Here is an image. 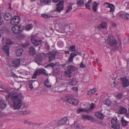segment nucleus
I'll return each mask as SVG.
<instances>
[{
  "label": "nucleus",
  "mask_w": 129,
  "mask_h": 129,
  "mask_svg": "<svg viewBox=\"0 0 129 129\" xmlns=\"http://www.w3.org/2000/svg\"><path fill=\"white\" fill-rule=\"evenodd\" d=\"M96 88H93L91 90H90L88 92V95L90 94V93L91 94H93L96 92Z\"/></svg>",
  "instance_id": "nucleus-39"
},
{
  "label": "nucleus",
  "mask_w": 129,
  "mask_h": 129,
  "mask_svg": "<svg viewBox=\"0 0 129 129\" xmlns=\"http://www.w3.org/2000/svg\"><path fill=\"white\" fill-rule=\"evenodd\" d=\"M95 107V105L93 103H92L91 104V106L90 108L92 109H94Z\"/></svg>",
  "instance_id": "nucleus-54"
},
{
  "label": "nucleus",
  "mask_w": 129,
  "mask_h": 129,
  "mask_svg": "<svg viewBox=\"0 0 129 129\" xmlns=\"http://www.w3.org/2000/svg\"><path fill=\"white\" fill-rule=\"evenodd\" d=\"M3 47V49H4V51L7 54L8 56L9 55V47L7 46H4Z\"/></svg>",
  "instance_id": "nucleus-28"
},
{
  "label": "nucleus",
  "mask_w": 129,
  "mask_h": 129,
  "mask_svg": "<svg viewBox=\"0 0 129 129\" xmlns=\"http://www.w3.org/2000/svg\"><path fill=\"white\" fill-rule=\"evenodd\" d=\"M61 0H53L52 2L55 3H56L60 1Z\"/></svg>",
  "instance_id": "nucleus-61"
},
{
  "label": "nucleus",
  "mask_w": 129,
  "mask_h": 129,
  "mask_svg": "<svg viewBox=\"0 0 129 129\" xmlns=\"http://www.w3.org/2000/svg\"><path fill=\"white\" fill-rule=\"evenodd\" d=\"M36 71L38 73V75L40 74H42L45 75L46 76H47L48 75V74L46 73V70L44 69H39Z\"/></svg>",
  "instance_id": "nucleus-16"
},
{
  "label": "nucleus",
  "mask_w": 129,
  "mask_h": 129,
  "mask_svg": "<svg viewBox=\"0 0 129 129\" xmlns=\"http://www.w3.org/2000/svg\"><path fill=\"white\" fill-rule=\"evenodd\" d=\"M30 113V112L28 111H24L23 113L22 114L23 115H26L27 114H29Z\"/></svg>",
  "instance_id": "nucleus-53"
},
{
  "label": "nucleus",
  "mask_w": 129,
  "mask_h": 129,
  "mask_svg": "<svg viewBox=\"0 0 129 129\" xmlns=\"http://www.w3.org/2000/svg\"><path fill=\"white\" fill-rule=\"evenodd\" d=\"M124 19L126 21L129 20V14L128 13L125 14L124 16Z\"/></svg>",
  "instance_id": "nucleus-48"
},
{
  "label": "nucleus",
  "mask_w": 129,
  "mask_h": 129,
  "mask_svg": "<svg viewBox=\"0 0 129 129\" xmlns=\"http://www.w3.org/2000/svg\"><path fill=\"white\" fill-rule=\"evenodd\" d=\"M65 74L66 76L71 78L72 76L71 72H70L69 70H67L65 72Z\"/></svg>",
  "instance_id": "nucleus-30"
},
{
  "label": "nucleus",
  "mask_w": 129,
  "mask_h": 129,
  "mask_svg": "<svg viewBox=\"0 0 129 129\" xmlns=\"http://www.w3.org/2000/svg\"><path fill=\"white\" fill-rule=\"evenodd\" d=\"M104 104L109 106L111 103V101L109 99H107L104 101Z\"/></svg>",
  "instance_id": "nucleus-27"
},
{
  "label": "nucleus",
  "mask_w": 129,
  "mask_h": 129,
  "mask_svg": "<svg viewBox=\"0 0 129 129\" xmlns=\"http://www.w3.org/2000/svg\"><path fill=\"white\" fill-rule=\"evenodd\" d=\"M81 118L82 119L84 120L86 119L88 120H91L93 119V118L92 117L89 116L88 115H81Z\"/></svg>",
  "instance_id": "nucleus-20"
},
{
  "label": "nucleus",
  "mask_w": 129,
  "mask_h": 129,
  "mask_svg": "<svg viewBox=\"0 0 129 129\" xmlns=\"http://www.w3.org/2000/svg\"><path fill=\"white\" fill-rule=\"evenodd\" d=\"M31 40L32 44H34V45L36 46H39L41 43L42 42V41L41 40H37L35 39H33L32 38H31Z\"/></svg>",
  "instance_id": "nucleus-13"
},
{
  "label": "nucleus",
  "mask_w": 129,
  "mask_h": 129,
  "mask_svg": "<svg viewBox=\"0 0 129 129\" xmlns=\"http://www.w3.org/2000/svg\"><path fill=\"white\" fill-rule=\"evenodd\" d=\"M84 0H78L77 1V5L78 7H80L84 3Z\"/></svg>",
  "instance_id": "nucleus-36"
},
{
  "label": "nucleus",
  "mask_w": 129,
  "mask_h": 129,
  "mask_svg": "<svg viewBox=\"0 0 129 129\" xmlns=\"http://www.w3.org/2000/svg\"><path fill=\"white\" fill-rule=\"evenodd\" d=\"M117 25L115 23H113L112 24V26L113 27H116V26Z\"/></svg>",
  "instance_id": "nucleus-64"
},
{
  "label": "nucleus",
  "mask_w": 129,
  "mask_h": 129,
  "mask_svg": "<svg viewBox=\"0 0 129 129\" xmlns=\"http://www.w3.org/2000/svg\"><path fill=\"white\" fill-rule=\"evenodd\" d=\"M68 120V118L67 117H65L64 118L60 120L58 122L57 125L59 126L65 124Z\"/></svg>",
  "instance_id": "nucleus-12"
},
{
  "label": "nucleus",
  "mask_w": 129,
  "mask_h": 129,
  "mask_svg": "<svg viewBox=\"0 0 129 129\" xmlns=\"http://www.w3.org/2000/svg\"><path fill=\"white\" fill-rule=\"evenodd\" d=\"M86 8L89 9H91L90 8V6L88 4H86Z\"/></svg>",
  "instance_id": "nucleus-60"
},
{
  "label": "nucleus",
  "mask_w": 129,
  "mask_h": 129,
  "mask_svg": "<svg viewBox=\"0 0 129 129\" xmlns=\"http://www.w3.org/2000/svg\"><path fill=\"white\" fill-rule=\"evenodd\" d=\"M23 52V50L22 48L18 49L16 51V55L17 56H21Z\"/></svg>",
  "instance_id": "nucleus-24"
},
{
  "label": "nucleus",
  "mask_w": 129,
  "mask_h": 129,
  "mask_svg": "<svg viewBox=\"0 0 129 129\" xmlns=\"http://www.w3.org/2000/svg\"><path fill=\"white\" fill-rule=\"evenodd\" d=\"M108 42L111 46H115L114 50H115L118 48V47L117 46H115L117 44V42L113 36H109L107 39Z\"/></svg>",
  "instance_id": "nucleus-2"
},
{
  "label": "nucleus",
  "mask_w": 129,
  "mask_h": 129,
  "mask_svg": "<svg viewBox=\"0 0 129 129\" xmlns=\"http://www.w3.org/2000/svg\"><path fill=\"white\" fill-rule=\"evenodd\" d=\"M54 27L55 29L57 31L61 33H63L64 32V30L63 29H62L63 28V27L62 23H61L59 22L58 23H56Z\"/></svg>",
  "instance_id": "nucleus-7"
},
{
  "label": "nucleus",
  "mask_w": 129,
  "mask_h": 129,
  "mask_svg": "<svg viewBox=\"0 0 129 129\" xmlns=\"http://www.w3.org/2000/svg\"><path fill=\"white\" fill-rule=\"evenodd\" d=\"M23 97V96L21 93L18 94L15 92L12 95L11 100L13 102V107L15 109H20L21 107Z\"/></svg>",
  "instance_id": "nucleus-1"
},
{
  "label": "nucleus",
  "mask_w": 129,
  "mask_h": 129,
  "mask_svg": "<svg viewBox=\"0 0 129 129\" xmlns=\"http://www.w3.org/2000/svg\"><path fill=\"white\" fill-rule=\"evenodd\" d=\"M2 19L1 13H0V25L2 24V22L1 21Z\"/></svg>",
  "instance_id": "nucleus-58"
},
{
  "label": "nucleus",
  "mask_w": 129,
  "mask_h": 129,
  "mask_svg": "<svg viewBox=\"0 0 129 129\" xmlns=\"http://www.w3.org/2000/svg\"><path fill=\"white\" fill-rule=\"evenodd\" d=\"M96 116L98 117L101 119H103L104 117L103 114L100 112H98L96 113Z\"/></svg>",
  "instance_id": "nucleus-37"
},
{
  "label": "nucleus",
  "mask_w": 129,
  "mask_h": 129,
  "mask_svg": "<svg viewBox=\"0 0 129 129\" xmlns=\"http://www.w3.org/2000/svg\"><path fill=\"white\" fill-rule=\"evenodd\" d=\"M72 6H69L67 7V10L66 11V13H67V12H69L70 11V10H71L72 9Z\"/></svg>",
  "instance_id": "nucleus-50"
},
{
  "label": "nucleus",
  "mask_w": 129,
  "mask_h": 129,
  "mask_svg": "<svg viewBox=\"0 0 129 129\" xmlns=\"http://www.w3.org/2000/svg\"><path fill=\"white\" fill-rule=\"evenodd\" d=\"M35 80H32L29 81V82L28 83L29 85L30 89L31 90H32L33 88V84L35 82Z\"/></svg>",
  "instance_id": "nucleus-31"
},
{
  "label": "nucleus",
  "mask_w": 129,
  "mask_h": 129,
  "mask_svg": "<svg viewBox=\"0 0 129 129\" xmlns=\"http://www.w3.org/2000/svg\"><path fill=\"white\" fill-rule=\"evenodd\" d=\"M23 123L24 124H29L30 125H32L33 126H35L38 124L37 123L31 122L28 120H25L23 122Z\"/></svg>",
  "instance_id": "nucleus-23"
},
{
  "label": "nucleus",
  "mask_w": 129,
  "mask_h": 129,
  "mask_svg": "<svg viewBox=\"0 0 129 129\" xmlns=\"http://www.w3.org/2000/svg\"><path fill=\"white\" fill-rule=\"evenodd\" d=\"M13 42L12 41H10L9 42L7 43V44L8 45H11L12 44Z\"/></svg>",
  "instance_id": "nucleus-63"
},
{
  "label": "nucleus",
  "mask_w": 129,
  "mask_h": 129,
  "mask_svg": "<svg viewBox=\"0 0 129 129\" xmlns=\"http://www.w3.org/2000/svg\"><path fill=\"white\" fill-rule=\"evenodd\" d=\"M72 126L74 129H81L80 125L78 123L77 121H75L72 125Z\"/></svg>",
  "instance_id": "nucleus-18"
},
{
  "label": "nucleus",
  "mask_w": 129,
  "mask_h": 129,
  "mask_svg": "<svg viewBox=\"0 0 129 129\" xmlns=\"http://www.w3.org/2000/svg\"><path fill=\"white\" fill-rule=\"evenodd\" d=\"M104 5L106 6V8H108V10L110 12H113L115 10V8L113 4L106 3L104 4Z\"/></svg>",
  "instance_id": "nucleus-11"
},
{
  "label": "nucleus",
  "mask_w": 129,
  "mask_h": 129,
  "mask_svg": "<svg viewBox=\"0 0 129 129\" xmlns=\"http://www.w3.org/2000/svg\"><path fill=\"white\" fill-rule=\"evenodd\" d=\"M122 86L126 87L129 85V81L128 79L125 77L122 78L121 79Z\"/></svg>",
  "instance_id": "nucleus-8"
},
{
  "label": "nucleus",
  "mask_w": 129,
  "mask_h": 129,
  "mask_svg": "<svg viewBox=\"0 0 129 129\" xmlns=\"http://www.w3.org/2000/svg\"><path fill=\"white\" fill-rule=\"evenodd\" d=\"M69 50L70 52L74 51L75 50V46L74 45H72L70 46Z\"/></svg>",
  "instance_id": "nucleus-43"
},
{
  "label": "nucleus",
  "mask_w": 129,
  "mask_h": 129,
  "mask_svg": "<svg viewBox=\"0 0 129 129\" xmlns=\"http://www.w3.org/2000/svg\"><path fill=\"white\" fill-rule=\"evenodd\" d=\"M44 56L49 57V61H53L55 59V56L56 55V53L54 52H49L47 53H44Z\"/></svg>",
  "instance_id": "nucleus-4"
},
{
  "label": "nucleus",
  "mask_w": 129,
  "mask_h": 129,
  "mask_svg": "<svg viewBox=\"0 0 129 129\" xmlns=\"http://www.w3.org/2000/svg\"><path fill=\"white\" fill-rule=\"evenodd\" d=\"M7 104L3 100H0V109H4Z\"/></svg>",
  "instance_id": "nucleus-22"
},
{
  "label": "nucleus",
  "mask_w": 129,
  "mask_h": 129,
  "mask_svg": "<svg viewBox=\"0 0 129 129\" xmlns=\"http://www.w3.org/2000/svg\"><path fill=\"white\" fill-rule=\"evenodd\" d=\"M4 19L7 21L10 20L12 18V15L11 13H5L3 16Z\"/></svg>",
  "instance_id": "nucleus-14"
},
{
  "label": "nucleus",
  "mask_w": 129,
  "mask_h": 129,
  "mask_svg": "<svg viewBox=\"0 0 129 129\" xmlns=\"http://www.w3.org/2000/svg\"><path fill=\"white\" fill-rule=\"evenodd\" d=\"M102 26V28H105L107 26V23L106 22H102L101 24Z\"/></svg>",
  "instance_id": "nucleus-46"
},
{
  "label": "nucleus",
  "mask_w": 129,
  "mask_h": 129,
  "mask_svg": "<svg viewBox=\"0 0 129 129\" xmlns=\"http://www.w3.org/2000/svg\"><path fill=\"white\" fill-rule=\"evenodd\" d=\"M64 1H62L56 4V11L60 12L63 9Z\"/></svg>",
  "instance_id": "nucleus-9"
},
{
  "label": "nucleus",
  "mask_w": 129,
  "mask_h": 129,
  "mask_svg": "<svg viewBox=\"0 0 129 129\" xmlns=\"http://www.w3.org/2000/svg\"><path fill=\"white\" fill-rule=\"evenodd\" d=\"M77 83V81L76 80V79L74 78H72L71 81L68 82L69 84L71 85H74Z\"/></svg>",
  "instance_id": "nucleus-25"
},
{
  "label": "nucleus",
  "mask_w": 129,
  "mask_h": 129,
  "mask_svg": "<svg viewBox=\"0 0 129 129\" xmlns=\"http://www.w3.org/2000/svg\"><path fill=\"white\" fill-rule=\"evenodd\" d=\"M29 45L30 44L28 42H26V43H25L22 44V46L23 48H25L29 46Z\"/></svg>",
  "instance_id": "nucleus-47"
},
{
  "label": "nucleus",
  "mask_w": 129,
  "mask_h": 129,
  "mask_svg": "<svg viewBox=\"0 0 129 129\" xmlns=\"http://www.w3.org/2000/svg\"><path fill=\"white\" fill-rule=\"evenodd\" d=\"M45 47L47 49H49L50 47L49 44L47 43H46L45 45Z\"/></svg>",
  "instance_id": "nucleus-55"
},
{
  "label": "nucleus",
  "mask_w": 129,
  "mask_h": 129,
  "mask_svg": "<svg viewBox=\"0 0 129 129\" xmlns=\"http://www.w3.org/2000/svg\"><path fill=\"white\" fill-rule=\"evenodd\" d=\"M26 37L25 35L23 34H20L16 36V38L19 40H23Z\"/></svg>",
  "instance_id": "nucleus-19"
},
{
  "label": "nucleus",
  "mask_w": 129,
  "mask_h": 129,
  "mask_svg": "<svg viewBox=\"0 0 129 129\" xmlns=\"http://www.w3.org/2000/svg\"><path fill=\"white\" fill-rule=\"evenodd\" d=\"M44 84V85L47 87H50L51 86V85L49 83L48 79L45 81Z\"/></svg>",
  "instance_id": "nucleus-32"
},
{
  "label": "nucleus",
  "mask_w": 129,
  "mask_h": 129,
  "mask_svg": "<svg viewBox=\"0 0 129 129\" xmlns=\"http://www.w3.org/2000/svg\"><path fill=\"white\" fill-rule=\"evenodd\" d=\"M6 99L8 101L9 100L10 98V95L9 94L7 96H6Z\"/></svg>",
  "instance_id": "nucleus-59"
},
{
  "label": "nucleus",
  "mask_w": 129,
  "mask_h": 129,
  "mask_svg": "<svg viewBox=\"0 0 129 129\" xmlns=\"http://www.w3.org/2000/svg\"><path fill=\"white\" fill-rule=\"evenodd\" d=\"M98 6V4L96 2H95L94 4L93 5V7L92 8L93 10L96 12V11L97 7Z\"/></svg>",
  "instance_id": "nucleus-44"
},
{
  "label": "nucleus",
  "mask_w": 129,
  "mask_h": 129,
  "mask_svg": "<svg viewBox=\"0 0 129 129\" xmlns=\"http://www.w3.org/2000/svg\"><path fill=\"white\" fill-rule=\"evenodd\" d=\"M117 122V119L116 118H112L111 120V122L113 125L116 124Z\"/></svg>",
  "instance_id": "nucleus-45"
},
{
  "label": "nucleus",
  "mask_w": 129,
  "mask_h": 129,
  "mask_svg": "<svg viewBox=\"0 0 129 129\" xmlns=\"http://www.w3.org/2000/svg\"><path fill=\"white\" fill-rule=\"evenodd\" d=\"M69 31V33H70V32H71V33H72V34L73 33H74V30H72V31H70L69 30H67L66 29H65V30L64 31Z\"/></svg>",
  "instance_id": "nucleus-62"
},
{
  "label": "nucleus",
  "mask_w": 129,
  "mask_h": 129,
  "mask_svg": "<svg viewBox=\"0 0 129 129\" xmlns=\"http://www.w3.org/2000/svg\"><path fill=\"white\" fill-rule=\"evenodd\" d=\"M116 98L119 99H120L122 97V94L121 93H119L116 95Z\"/></svg>",
  "instance_id": "nucleus-49"
},
{
  "label": "nucleus",
  "mask_w": 129,
  "mask_h": 129,
  "mask_svg": "<svg viewBox=\"0 0 129 129\" xmlns=\"http://www.w3.org/2000/svg\"><path fill=\"white\" fill-rule=\"evenodd\" d=\"M67 101L69 103L74 105H77L79 102V101L77 100L72 98H69L67 99Z\"/></svg>",
  "instance_id": "nucleus-10"
},
{
  "label": "nucleus",
  "mask_w": 129,
  "mask_h": 129,
  "mask_svg": "<svg viewBox=\"0 0 129 129\" xmlns=\"http://www.w3.org/2000/svg\"><path fill=\"white\" fill-rule=\"evenodd\" d=\"M67 69L68 70H69L70 72H71L74 71L76 69V67L73 66L71 65H69L67 67Z\"/></svg>",
  "instance_id": "nucleus-26"
},
{
  "label": "nucleus",
  "mask_w": 129,
  "mask_h": 129,
  "mask_svg": "<svg viewBox=\"0 0 129 129\" xmlns=\"http://www.w3.org/2000/svg\"><path fill=\"white\" fill-rule=\"evenodd\" d=\"M127 112V110L122 106L120 107L119 108L118 113L119 114H122Z\"/></svg>",
  "instance_id": "nucleus-17"
},
{
  "label": "nucleus",
  "mask_w": 129,
  "mask_h": 129,
  "mask_svg": "<svg viewBox=\"0 0 129 129\" xmlns=\"http://www.w3.org/2000/svg\"><path fill=\"white\" fill-rule=\"evenodd\" d=\"M77 55V54L74 52L71 53L70 54V57L69 58L68 62H67V64L68 63L72 62L73 61L74 57L76 56Z\"/></svg>",
  "instance_id": "nucleus-15"
},
{
  "label": "nucleus",
  "mask_w": 129,
  "mask_h": 129,
  "mask_svg": "<svg viewBox=\"0 0 129 129\" xmlns=\"http://www.w3.org/2000/svg\"><path fill=\"white\" fill-rule=\"evenodd\" d=\"M44 53H39L37 54L35 57V62L38 64L39 63L41 62L43 59Z\"/></svg>",
  "instance_id": "nucleus-5"
},
{
  "label": "nucleus",
  "mask_w": 129,
  "mask_h": 129,
  "mask_svg": "<svg viewBox=\"0 0 129 129\" xmlns=\"http://www.w3.org/2000/svg\"><path fill=\"white\" fill-rule=\"evenodd\" d=\"M33 27V25L32 24H28L25 27V29L27 30H29L32 29Z\"/></svg>",
  "instance_id": "nucleus-38"
},
{
  "label": "nucleus",
  "mask_w": 129,
  "mask_h": 129,
  "mask_svg": "<svg viewBox=\"0 0 129 129\" xmlns=\"http://www.w3.org/2000/svg\"><path fill=\"white\" fill-rule=\"evenodd\" d=\"M29 53L31 55H34L35 53V49L32 47H31L29 48Z\"/></svg>",
  "instance_id": "nucleus-29"
},
{
  "label": "nucleus",
  "mask_w": 129,
  "mask_h": 129,
  "mask_svg": "<svg viewBox=\"0 0 129 129\" xmlns=\"http://www.w3.org/2000/svg\"><path fill=\"white\" fill-rule=\"evenodd\" d=\"M20 59H17L13 61L12 63L13 66L14 67L18 66L20 64Z\"/></svg>",
  "instance_id": "nucleus-21"
},
{
  "label": "nucleus",
  "mask_w": 129,
  "mask_h": 129,
  "mask_svg": "<svg viewBox=\"0 0 129 129\" xmlns=\"http://www.w3.org/2000/svg\"><path fill=\"white\" fill-rule=\"evenodd\" d=\"M102 28V26L101 25V24H100V25H99L97 27V29L98 30H100Z\"/></svg>",
  "instance_id": "nucleus-56"
},
{
  "label": "nucleus",
  "mask_w": 129,
  "mask_h": 129,
  "mask_svg": "<svg viewBox=\"0 0 129 129\" xmlns=\"http://www.w3.org/2000/svg\"><path fill=\"white\" fill-rule=\"evenodd\" d=\"M37 75H38V74L37 72L36 71L34 74L33 76V78L34 79H36L37 77Z\"/></svg>",
  "instance_id": "nucleus-52"
},
{
  "label": "nucleus",
  "mask_w": 129,
  "mask_h": 129,
  "mask_svg": "<svg viewBox=\"0 0 129 129\" xmlns=\"http://www.w3.org/2000/svg\"><path fill=\"white\" fill-rule=\"evenodd\" d=\"M72 88V89L74 91H77L78 90V89L77 87H73Z\"/></svg>",
  "instance_id": "nucleus-57"
},
{
  "label": "nucleus",
  "mask_w": 129,
  "mask_h": 129,
  "mask_svg": "<svg viewBox=\"0 0 129 129\" xmlns=\"http://www.w3.org/2000/svg\"><path fill=\"white\" fill-rule=\"evenodd\" d=\"M120 125L119 124H114L112 126V128L114 129H119L120 128Z\"/></svg>",
  "instance_id": "nucleus-41"
},
{
  "label": "nucleus",
  "mask_w": 129,
  "mask_h": 129,
  "mask_svg": "<svg viewBox=\"0 0 129 129\" xmlns=\"http://www.w3.org/2000/svg\"><path fill=\"white\" fill-rule=\"evenodd\" d=\"M121 121L122 123V124L123 126H125L127 123V122L124 119L123 117L121 118Z\"/></svg>",
  "instance_id": "nucleus-35"
},
{
  "label": "nucleus",
  "mask_w": 129,
  "mask_h": 129,
  "mask_svg": "<svg viewBox=\"0 0 129 129\" xmlns=\"http://www.w3.org/2000/svg\"><path fill=\"white\" fill-rule=\"evenodd\" d=\"M40 2L41 3H44L46 5L50 2L51 0H40Z\"/></svg>",
  "instance_id": "nucleus-40"
},
{
  "label": "nucleus",
  "mask_w": 129,
  "mask_h": 129,
  "mask_svg": "<svg viewBox=\"0 0 129 129\" xmlns=\"http://www.w3.org/2000/svg\"><path fill=\"white\" fill-rule=\"evenodd\" d=\"M56 64H54L53 63H51L48 64L46 66V68H47L48 67H51L53 68L54 67H55Z\"/></svg>",
  "instance_id": "nucleus-42"
},
{
  "label": "nucleus",
  "mask_w": 129,
  "mask_h": 129,
  "mask_svg": "<svg viewBox=\"0 0 129 129\" xmlns=\"http://www.w3.org/2000/svg\"><path fill=\"white\" fill-rule=\"evenodd\" d=\"M83 61H82L80 64V67L82 68H86V66L83 63Z\"/></svg>",
  "instance_id": "nucleus-51"
},
{
  "label": "nucleus",
  "mask_w": 129,
  "mask_h": 129,
  "mask_svg": "<svg viewBox=\"0 0 129 129\" xmlns=\"http://www.w3.org/2000/svg\"><path fill=\"white\" fill-rule=\"evenodd\" d=\"M20 17L19 16H15L13 17L11 21V23L12 25H17L19 22Z\"/></svg>",
  "instance_id": "nucleus-6"
},
{
  "label": "nucleus",
  "mask_w": 129,
  "mask_h": 129,
  "mask_svg": "<svg viewBox=\"0 0 129 129\" xmlns=\"http://www.w3.org/2000/svg\"><path fill=\"white\" fill-rule=\"evenodd\" d=\"M89 111V110H86L85 108L83 109H79L77 110V112L79 113L83 111L85 112H88Z\"/></svg>",
  "instance_id": "nucleus-33"
},
{
  "label": "nucleus",
  "mask_w": 129,
  "mask_h": 129,
  "mask_svg": "<svg viewBox=\"0 0 129 129\" xmlns=\"http://www.w3.org/2000/svg\"><path fill=\"white\" fill-rule=\"evenodd\" d=\"M23 26L22 25L15 26L11 28L12 32L15 34L20 33L23 31Z\"/></svg>",
  "instance_id": "nucleus-3"
},
{
  "label": "nucleus",
  "mask_w": 129,
  "mask_h": 129,
  "mask_svg": "<svg viewBox=\"0 0 129 129\" xmlns=\"http://www.w3.org/2000/svg\"><path fill=\"white\" fill-rule=\"evenodd\" d=\"M42 17L46 18L49 19L50 17H53V16L50 15H48L45 14H42L41 15Z\"/></svg>",
  "instance_id": "nucleus-34"
}]
</instances>
